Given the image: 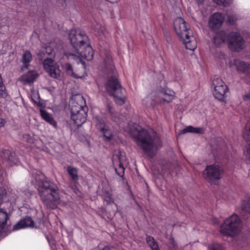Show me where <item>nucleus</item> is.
I'll return each mask as SVG.
<instances>
[{
    "label": "nucleus",
    "mask_w": 250,
    "mask_h": 250,
    "mask_svg": "<svg viewBox=\"0 0 250 250\" xmlns=\"http://www.w3.org/2000/svg\"><path fill=\"white\" fill-rule=\"evenodd\" d=\"M125 129L149 157H153L156 154L160 146L161 141L153 130L143 129L133 122L129 123Z\"/></svg>",
    "instance_id": "1"
},
{
    "label": "nucleus",
    "mask_w": 250,
    "mask_h": 250,
    "mask_svg": "<svg viewBox=\"0 0 250 250\" xmlns=\"http://www.w3.org/2000/svg\"><path fill=\"white\" fill-rule=\"evenodd\" d=\"M33 175L36 184L39 187V194L43 203L49 208H55L61 199L57 186L40 172H36Z\"/></svg>",
    "instance_id": "2"
},
{
    "label": "nucleus",
    "mask_w": 250,
    "mask_h": 250,
    "mask_svg": "<svg viewBox=\"0 0 250 250\" xmlns=\"http://www.w3.org/2000/svg\"><path fill=\"white\" fill-rule=\"evenodd\" d=\"M105 67L106 71L111 73V76L104 84L105 88L109 94L114 97L117 104L122 105L125 104L126 98L123 94V89L114 75L115 68L109 57L107 58Z\"/></svg>",
    "instance_id": "3"
},
{
    "label": "nucleus",
    "mask_w": 250,
    "mask_h": 250,
    "mask_svg": "<svg viewBox=\"0 0 250 250\" xmlns=\"http://www.w3.org/2000/svg\"><path fill=\"white\" fill-rule=\"evenodd\" d=\"M174 27L175 32L183 42L186 48L194 50L197 47L196 42L185 21L180 17L177 18L174 21Z\"/></svg>",
    "instance_id": "4"
},
{
    "label": "nucleus",
    "mask_w": 250,
    "mask_h": 250,
    "mask_svg": "<svg viewBox=\"0 0 250 250\" xmlns=\"http://www.w3.org/2000/svg\"><path fill=\"white\" fill-rule=\"evenodd\" d=\"M241 227L240 217L236 214H233L225 220L221 227L220 231L224 235L232 237L239 233Z\"/></svg>",
    "instance_id": "5"
},
{
    "label": "nucleus",
    "mask_w": 250,
    "mask_h": 250,
    "mask_svg": "<svg viewBox=\"0 0 250 250\" xmlns=\"http://www.w3.org/2000/svg\"><path fill=\"white\" fill-rule=\"evenodd\" d=\"M70 42L75 49V52L81 49L88 42L85 32L80 29H72L69 34Z\"/></svg>",
    "instance_id": "6"
},
{
    "label": "nucleus",
    "mask_w": 250,
    "mask_h": 250,
    "mask_svg": "<svg viewBox=\"0 0 250 250\" xmlns=\"http://www.w3.org/2000/svg\"><path fill=\"white\" fill-rule=\"evenodd\" d=\"M93 50L92 48L88 44L83 46L81 49L76 51L74 53L68 52L66 54L67 58L70 60H74L78 62H82L81 58H83L87 61H90L93 57Z\"/></svg>",
    "instance_id": "7"
},
{
    "label": "nucleus",
    "mask_w": 250,
    "mask_h": 250,
    "mask_svg": "<svg viewBox=\"0 0 250 250\" xmlns=\"http://www.w3.org/2000/svg\"><path fill=\"white\" fill-rule=\"evenodd\" d=\"M223 172V169L218 165H210L203 171V176L206 181L213 183L221 179Z\"/></svg>",
    "instance_id": "8"
},
{
    "label": "nucleus",
    "mask_w": 250,
    "mask_h": 250,
    "mask_svg": "<svg viewBox=\"0 0 250 250\" xmlns=\"http://www.w3.org/2000/svg\"><path fill=\"white\" fill-rule=\"evenodd\" d=\"M229 48L234 51L239 52L244 48L245 42L240 34L236 32H230L227 36Z\"/></svg>",
    "instance_id": "9"
},
{
    "label": "nucleus",
    "mask_w": 250,
    "mask_h": 250,
    "mask_svg": "<svg viewBox=\"0 0 250 250\" xmlns=\"http://www.w3.org/2000/svg\"><path fill=\"white\" fill-rule=\"evenodd\" d=\"M214 91L213 92L214 97L220 101H224L226 98V93L227 87L223 80L217 78L213 81Z\"/></svg>",
    "instance_id": "10"
},
{
    "label": "nucleus",
    "mask_w": 250,
    "mask_h": 250,
    "mask_svg": "<svg viewBox=\"0 0 250 250\" xmlns=\"http://www.w3.org/2000/svg\"><path fill=\"white\" fill-rule=\"evenodd\" d=\"M44 69L52 78H61V70L58 64L52 59L46 58L43 62Z\"/></svg>",
    "instance_id": "11"
},
{
    "label": "nucleus",
    "mask_w": 250,
    "mask_h": 250,
    "mask_svg": "<svg viewBox=\"0 0 250 250\" xmlns=\"http://www.w3.org/2000/svg\"><path fill=\"white\" fill-rule=\"evenodd\" d=\"M74 107L71 112V119L74 123L77 126H81L86 121V117L87 116L86 110H82L80 111L77 110L79 109Z\"/></svg>",
    "instance_id": "12"
},
{
    "label": "nucleus",
    "mask_w": 250,
    "mask_h": 250,
    "mask_svg": "<svg viewBox=\"0 0 250 250\" xmlns=\"http://www.w3.org/2000/svg\"><path fill=\"white\" fill-rule=\"evenodd\" d=\"M224 16L220 13H215L212 15L209 18L208 24L212 29L219 28L224 21Z\"/></svg>",
    "instance_id": "13"
},
{
    "label": "nucleus",
    "mask_w": 250,
    "mask_h": 250,
    "mask_svg": "<svg viewBox=\"0 0 250 250\" xmlns=\"http://www.w3.org/2000/svg\"><path fill=\"white\" fill-rule=\"evenodd\" d=\"M71 111L74 107H75L76 109H78L80 107L79 109H77V110L78 111L87 110L85 101L83 96L81 95H76L73 97L71 102Z\"/></svg>",
    "instance_id": "14"
},
{
    "label": "nucleus",
    "mask_w": 250,
    "mask_h": 250,
    "mask_svg": "<svg viewBox=\"0 0 250 250\" xmlns=\"http://www.w3.org/2000/svg\"><path fill=\"white\" fill-rule=\"evenodd\" d=\"M118 159L119 161V167L116 168V171L117 174L120 176L123 177L124 174L125 168L123 167L124 163L125 160V158L124 156V152H118L117 154L113 155V163H114L116 159Z\"/></svg>",
    "instance_id": "15"
},
{
    "label": "nucleus",
    "mask_w": 250,
    "mask_h": 250,
    "mask_svg": "<svg viewBox=\"0 0 250 250\" xmlns=\"http://www.w3.org/2000/svg\"><path fill=\"white\" fill-rule=\"evenodd\" d=\"M39 76V74L35 70H30L22 75L19 80L24 84H31Z\"/></svg>",
    "instance_id": "16"
},
{
    "label": "nucleus",
    "mask_w": 250,
    "mask_h": 250,
    "mask_svg": "<svg viewBox=\"0 0 250 250\" xmlns=\"http://www.w3.org/2000/svg\"><path fill=\"white\" fill-rule=\"evenodd\" d=\"M174 98V93L169 90H162L158 93L157 102L169 103Z\"/></svg>",
    "instance_id": "17"
},
{
    "label": "nucleus",
    "mask_w": 250,
    "mask_h": 250,
    "mask_svg": "<svg viewBox=\"0 0 250 250\" xmlns=\"http://www.w3.org/2000/svg\"><path fill=\"white\" fill-rule=\"evenodd\" d=\"M64 68L68 75L75 78H82L85 75V68L82 65H81V72L77 73H74L72 66L69 63L64 64Z\"/></svg>",
    "instance_id": "18"
},
{
    "label": "nucleus",
    "mask_w": 250,
    "mask_h": 250,
    "mask_svg": "<svg viewBox=\"0 0 250 250\" xmlns=\"http://www.w3.org/2000/svg\"><path fill=\"white\" fill-rule=\"evenodd\" d=\"M34 222L30 217H26L20 220L16 225L14 226L13 229L17 230L26 227H33Z\"/></svg>",
    "instance_id": "19"
},
{
    "label": "nucleus",
    "mask_w": 250,
    "mask_h": 250,
    "mask_svg": "<svg viewBox=\"0 0 250 250\" xmlns=\"http://www.w3.org/2000/svg\"><path fill=\"white\" fill-rule=\"evenodd\" d=\"M32 60V55L31 53L28 50L24 51L22 55L21 62L23 63V66L21 67V69L27 68L29 65V63Z\"/></svg>",
    "instance_id": "20"
},
{
    "label": "nucleus",
    "mask_w": 250,
    "mask_h": 250,
    "mask_svg": "<svg viewBox=\"0 0 250 250\" xmlns=\"http://www.w3.org/2000/svg\"><path fill=\"white\" fill-rule=\"evenodd\" d=\"M98 128L103 133L104 137L107 140H110L112 137V134L109 129V127L104 124L97 125Z\"/></svg>",
    "instance_id": "21"
},
{
    "label": "nucleus",
    "mask_w": 250,
    "mask_h": 250,
    "mask_svg": "<svg viewBox=\"0 0 250 250\" xmlns=\"http://www.w3.org/2000/svg\"><path fill=\"white\" fill-rule=\"evenodd\" d=\"M226 38V33L221 31L217 33L214 37L213 42L216 45H219L224 43Z\"/></svg>",
    "instance_id": "22"
},
{
    "label": "nucleus",
    "mask_w": 250,
    "mask_h": 250,
    "mask_svg": "<svg viewBox=\"0 0 250 250\" xmlns=\"http://www.w3.org/2000/svg\"><path fill=\"white\" fill-rule=\"evenodd\" d=\"M237 70L244 73H248L250 70V66L248 63L237 61L235 63Z\"/></svg>",
    "instance_id": "23"
},
{
    "label": "nucleus",
    "mask_w": 250,
    "mask_h": 250,
    "mask_svg": "<svg viewBox=\"0 0 250 250\" xmlns=\"http://www.w3.org/2000/svg\"><path fill=\"white\" fill-rule=\"evenodd\" d=\"M40 114L42 118L46 122H48L54 127H56L57 123L51 115L43 109L40 110Z\"/></svg>",
    "instance_id": "24"
},
{
    "label": "nucleus",
    "mask_w": 250,
    "mask_h": 250,
    "mask_svg": "<svg viewBox=\"0 0 250 250\" xmlns=\"http://www.w3.org/2000/svg\"><path fill=\"white\" fill-rule=\"evenodd\" d=\"M106 113H109L111 116L112 120L117 123H120L121 121H123L124 118L123 116H122V119L116 117L114 112V109L110 103H107V104Z\"/></svg>",
    "instance_id": "25"
},
{
    "label": "nucleus",
    "mask_w": 250,
    "mask_h": 250,
    "mask_svg": "<svg viewBox=\"0 0 250 250\" xmlns=\"http://www.w3.org/2000/svg\"><path fill=\"white\" fill-rule=\"evenodd\" d=\"M7 219V212L3 209H0V231L5 227Z\"/></svg>",
    "instance_id": "26"
},
{
    "label": "nucleus",
    "mask_w": 250,
    "mask_h": 250,
    "mask_svg": "<svg viewBox=\"0 0 250 250\" xmlns=\"http://www.w3.org/2000/svg\"><path fill=\"white\" fill-rule=\"evenodd\" d=\"M187 132L203 134L204 132V130L203 128H196L191 126H188L182 130V133H186Z\"/></svg>",
    "instance_id": "27"
},
{
    "label": "nucleus",
    "mask_w": 250,
    "mask_h": 250,
    "mask_svg": "<svg viewBox=\"0 0 250 250\" xmlns=\"http://www.w3.org/2000/svg\"><path fill=\"white\" fill-rule=\"evenodd\" d=\"M241 208L243 215H247V217L250 216V198L242 204Z\"/></svg>",
    "instance_id": "28"
},
{
    "label": "nucleus",
    "mask_w": 250,
    "mask_h": 250,
    "mask_svg": "<svg viewBox=\"0 0 250 250\" xmlns=\"http://www.w3.org/2000/svg\"><path fill=\"white\" fill-rule=\"evenodd\" d=\"M146 242L150 247L152 250H160L157 243L155 242L154 239L152 237H147Z\"/></svg>",
    "instance_id": "29"
},
{
    "label": "nucleus",
    "mask_w": 250,
    "mask_h": 250,
    "mask_svg": "<svg viewBox=\"0 0 250 250\" xmlns=\"http://www.w3.org/2000/svg\"><path fill=\"white\" fill-rule=\"evenodd\" d=\"M67 171L71 177V178L74 181H77L78 179V171L76 168L69 166L67 167Z\"/></svg>",
    "instance_id": "30"
},
{
    "label": "nucleus",
    "mask_w": 250,
    "mask_h": 250,
    "mask_svg": "<svg viewBox=\"0 0 250 250\" xmlns=\"http://www.w3.org/2000/svg\"><path fill=\"white\" fill-rule=\"evenodd\" d=\"M216 57L218 58L219 61H220L222 64H224L227 63V60L225 57V55L223 52H218L216 55Z\"/></svg>",
    "instance_id": "31"
},
{
    "label": "nucleus",
    "mask_w": 250,
    "mask_h": 250,
    "mask_svg": "<svg viewBox=\"0 0 250 250\" xmlns=\"http://www.w3.org/2000/svg\"><path fill=\"white\" fill-rule=\"evenodd\" d=\"M227 21L229 23H233L238 19L237 16L236 15L231 14H227Z\"/></svg>",
    "instance_id": "32"
},
{
    "label": "nucleus",
    "mask_w": 250,
    "mask_h": 250,
    "mask_svg": "<svg viewBox=\"0 0 250 250\" xmlns=\"http://www.w3.org/2000/svg\"><path fill=\"white\" fill-rule=\"evenodd\" d=\"M0 95L2 97H5L6 96V93L5 92V88L3 84L2 78L0 76Z\"/></svg>",
    "instance_id": "33"
},
{
    "label": "nucleus",
    "mask_w": 250,
    "mask_h": 250,
    "mask_svg": "<svg viewBox=\"0 0 250 250\" xmlns=\"http://www.w3.org/2000/svg\"><path fill=\"white\" fill-rule=\"evenodd\" d=\"M52 49L50 46H47L45 48H43L42 50L39 52V55L41 56L42 54H46L50 55L52 53Z\"/></svg>",
    "instance_id": "34"
},
{
    "label": "nucleus",
    "mask_w": 250,
    "mask_h": 250,
    "mask_svg": "<svg viewBox=\"0 0 250 250\" xmlns=\"http://www.w3.org/2000/svg\"><path fill=\"white\" fill-rule=\"evenodd\" d=\"M2 157L5 159L12 161L13 156L12 154H11V153L10 152V151H9L8 150H5L3 152Z\"/></svg>",
    "instance_id": "35"
},
{
    "label": "nucleus",
    "mask_w": 250,
    "mask_h": 250,
    "mask_svg": "<svg viewBox=\"0 0 250 250\" xmlns=\"http://www.w3.org/2000/svg\"><path fill=\"white\" fill-rule=\"evenodd\" d=\"M214 2L220 5L226 6L229 4L231 0H213Z\"/></svg>",
    "instance_id": "36"
},
{
    "label": "nucleus",
    "mask_w": 250,
    "mask_h": 250,
    "mask_svg": "<svg viewBox=\"0 0 250 250\" xmlns=\"http://www.w3.org/2000/svg\"><path fill=\"white\" fill-rule=\"evenodd\" d=\"M210 250H223L222 246L219 244H214L210 247Z\"/></svg>",
    "instance_id": "37"
},
{
    "label": "nucleus",
    "mask_w": 250,
    "mask_h": 250,
    "mask_svg": "<svg viewBox=\"0 0 250 250\" xmlns=\"http://www.w3.org/2000/svg\"><path fill=\"white\" fill-rule=\"evenodd\" d=\"M6 195V190L3 188H0V205L3 201V197Z\"/></svg>",
    "instance_id": "38"
},
{
    "label": "nucleus",
    "mask_w": 250,
    "mask_h": 250,
    "mask_svg": "<svg viewBox=\"0 0 250 250\" xmlns=\"http://www.w3.org/2000/svg\"><path fill=\"white\" fill-rule=\"evenodd\" d=\"M243 98L244 100H250V92L248 94H245L243 96Z\"/></svg>",
    "instance_id": "39"
},
{
    "label": "nucleus",
    "mask_w": 250,
    "mask_h": 250,
    "mask_svg": "<svg viewBox=\"0 0 250 250\" xmlns=\"http://www.w3.org/2000/svg\"><path fill=\"white\" fill-rule=\"evenodd\" d=\"M5 122L2 118H0V127L3 126L5 125Z\"/></svg>",
    "instance_id": "40"
},
{
    "label": "nucleus",
    "mask_w": 250,
    "mask_h": 250,
    "mask_svg": "<svg viewBox=\"0 0 250 250\" xmlns=\"http://www.w3.org/2000/svg\"><path fill=\"white\" fill-rule=\"evenodd\" d=\"M249 243V240L247 239L246 242L244 243V245L243 244L241 245V247H245V246H248Z\"/></svg>",
    "instance_id": "41"
},
{
    "label": "nucleus",
    "mask_w": 250,
    "mask_h": 250,
    "mask_svg": "<svg viewBox=\"0 0 250 250\" xmlns=\"http://www.w3.org/2000/svg\"><path fill=\"white\" fill-rule=\"evenodd\" d=\"M82 65V64H80V66ZM83 66V65L82 64ZM81 66L78 68V70L76 69L74 73H80L81 72Z\"/></svg>",
    "instance_id": "42"
},
{
    "label": "nucleus",
    "mask_w": 250,
    "mask_h": 250,
    "mask_svg": "<svg viewBox=\"0 0 250 250\" xmlns=\"http://www.w3.org/2000/svg\"><path fill=\"white\" fill-rule=\"evenodd\" d=\"M31 194H32V192H30V191H28L27 193H25V195L27 197H29Z\"/></svg>",
    "instance_id": "43"
},
{
    "label": "nucleus",
    "mask_w": 250,
    "mask_h": 250,
    "mask_svg": "<svg viewBox=\"0 0 250 250\" xmlns=\"http://www.w3.org/2000/svg\"><path fill=\"white\" fill-rule=\"evenodd\" d=\"M23 137L26 138H27V139H28V138H29L30 136L28 134H25V135H23Z\"/></svg>",
    "instance_id": "44"
},
{
    "label": "nucleus",
    "mask_w": 250,
    "mask_h": 250,
    "mask_svg": "<svg viewBox=\"0 0 250 250\" xmlns=\"http://www.w3.org/2000/svg\"><path fill=\"white\" fill-rule=\"evenodd\" d=\"M198 3H202L204 0H196Z\"/></svg>",
    "instance_id": "45"
},
{
    "label": "nucleus",
    "mask_w": 250,
    "mask_h": 250,
    "mask_svg": "<svg viewBox=\"0 0 250 250\" xmlns=\"http://www.w3.org/2000/svg\"><path fill=\"white\" fill-rule=\"evenodd\" d=\"M111 201H112V199L110 197H109V200H107V202L109 203Z\"/></svg>",
    "instance_id": "46"
}]
</instances>
